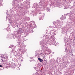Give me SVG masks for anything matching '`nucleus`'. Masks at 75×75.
Here are the masks:
<instances>
[{
    "label": "nucleus",
    "instance_id": "nucleus-5",
    "mask_svg": "<svg viewBox=\"0 0 75 75\" xmlns=\"http://www.w3.org/2000/svg\"><path fill=\"white\" fill-rule=\"evenodd\" d=\"M30 27H32V28H35L36 27V25L35 24V22L34 21L31 22L29 24Z\"/></svg>",
    "mask_w": 75,
    "mask_h": 75
},
{
    "label": "nucleus",
    "instance_id": "nucleus-12",
    "mask_svg": "<svg viewBox=\"0 0 75 75\" xmlns=\"http://www.w3.org/2000/svg\"><path fill=\"white\" fill-rule=\"evenodd\" d=\"M66 29L65 28H63L62 30V33L63 34H64V33H66Z\"/></svg>",
    "mask_w": 75,
    "mask_h": 75
},
{
    "label": "nucleus",
    "instance_id": "nucleus-26",
    "mask_svg": "<svg viewBox=\"0 0 75 75\" xmlns=\"http://www.w3.org/2000/svg\"><path fill=\"white\" fill-rule=\"evenodd\" d=\"M2 65H0V67H1H1H2ZM0 70H1V69H0Z\"/></svg>",
    "mask_w": 75,
    "mask_h": 75
},
{
    "label": "nucleus",
    "instance_id": "nucleus-33",
    "mask_svg": "<svg viewBox=\"0 0 75 75\" xmlns=\"http://www.w3.org/2000/svg\"><path fill=\"white\" fill-rule=\"evenodd\" d=\"M24 3H25V2H24Z\"/></svg>",
    "mask_w": 75,
    "mask_h": 75
},
{
    "label": "nucleus",
    "instance_id": "nucleus-34",
    "mask_svg": "<svg viewBox=\"0 0 75 75\" xmlns=\"http://www.w3.org/2000/svg\"><path fill=\"white\" fill-rule=\"evenodd\" d=\"M32 14L33 16H34V15H33V14Z\"/></svg>",
    "mask_w": 75,
    "mask_h": 75
},
{
    "label": "nucleus",
    "instance_id": "nucleus-32",
    "mask_svg": "<svg viewBox=\"0 0 75 75\" xmlns=\"http://www.w3.org/2000/svg\"><path fill=\"white\" fill-rule=\"evenodd\" d=\"M72 53H71V55H72Z\"/></svg>",
    "mask_w": 75,
    "mask_h": 75
},
{
    "label": "nucleus",
    "instance_id": "nucleus-9",
    "mask_svg": "<svg viewBox=\"0 0 75 75\" xmlns=\"http://www.w3.org/2000/svg\"><path fill=\"white\" fill-rule=\"evenodd\" d=\"M69 20H71L73 19V13H69Z\"/></svg>",
    "mask_w": 75,
    "mask_h": 75
},
{
    "label": "nucleus",
    "instance_id": "nucleus-2",
    "mask_svg": "<svg viewBox=\"0 0 75 75\" xmlns=\"http://www.w3.org/2000/svg\"><path fill=\"white\" fill-rule=\"evenodd\" d=\"M38 4L37 3H35L33 4V8H35V10L36 11L39 13V14H41V11H44V8L40 7V8H38Z\"/></svg>",
    "mask_w": 75,
    "mask_h": 75
},
{
    "label": "nucleus",
    "instance_id": "nucleus-23",
    "mask_svg": "<svg viewBox=\"0 0 75 75\" xmlns=\"http://www.w3.org/2000/svg\"><path fill=\"white\" fill-rule=\"evenodd\" d=\"M47 12H50V8H47Z\"/></svg>",
    "mask_w": 75,
    "mask_h": 75
},
{
    "label": "nucleus",
    "instance_id": "nucleus-29",
    "mask_svg": "<svg viewBox=\"0 0 75 75\" xmlns=\"http://www.w3.org/2000/svg\"><path fill=\"white\" fill-rule=\"evenodd\" d=\"M19 70H20V69L19 68H17Z\"/></svg>",
    "mask_w": 75,
    "mask_h": 75
},
{
    "label": "nucleus",
    "instance_id": "nucleus-6",
    "mask_svg": "<svg viewBox=\"0 0 75 75\" xmlns=\"http://www.w3.org/2000/svg\"><path fill=\"white\" fill-rule=\"evenodd\" d=\"M17 34L16 33H15L14 32V34H11V35H7V38H13V37H14V35H16Z\"/></svg>",
    "mask_w": 75,
    "mask_h": 75
},
{
    "label": "nucleus",
    "instance_id": "nucleus-31",
    "mask_svg": "<svg viewBox=\"0 0 75 75\" xmlns=\"http://www.w3.org/2000/svg\"><path fill=\"white\" fill-rule=\"evenodd\" d=\"M30 59H33V57H32L31 58H30Z\"/></svg>",
    "mask_w": 75,
    "mask_h": 75
},
{
    "label": "nucleus",
    "instance_id": "nucleus-11",
    "mask_svg": "<svg viewBox=\"0 0 75 75\" xmlns=\"http://www.w3.org/2000/svg\"><path fill=\"white\" fill-rule=\"evenodd\" d=\"M66 18V17H65V15H62V17H61L60 19L62 20H64Z\"/></svg>",
    "mask_w": 75,
    "mask_h": 75
},
{
    "label": "nucleus",
    "instance_id": "nucleus-25",
    "mask_svg": "<svg viewBox=\"0 0 75 75\" xmlns=\"http://www.w3.org/2000/svg\"><path fill=\"white\" fill-rule=\"evenodd\" d=\"M3 59H6V57H4L3 58Z\"/></svg>",
    "mask_w": 75,
    "mask_h": 75
},
{
    "label": "nucleus",
    "instance_id": "nucleus-14",
    "mask_svg": "<svg viewBox=\"0 0 75 75\" xmlns=\"http://www.w3.org/2000/svg\"><path fill=\"white\" fill-rule=\"evenodd\" d=\"M51 43H52V44H53V45H54V44H55V41H54V40H52L51 41Z\"/></svg>",
    "mask_w": 75,
    "mask_h": 75
},
{
    "label": "nucleus",
    "instance_id": "nucleus-1",
    "mask_svg": "<svg viewBox=\"0 0 75 75\" xmlns=\"http://www.w3.org/2000/svg\"><path fill=\"white\" fill-rule=\"evenodd\" d=\"M40 45L42 46V50L45 51V52H46L47 54H50L51 53V50L50 49H47V46L46 45L47 44L45 42H41Z\"/></svg>",
    "mask_w": 75,
    "mask_h": 75
},
{
    "label": "nucleus",
    "instance_id": "nucleus-7",
    "mask_svg": "<svg viewBox=\"0 0 75 75\" xmlns=\"http://www.w3.org/2000/svg\"><path fill=\"white\" fill-rule=\"evenodd\" d=\"M16 32L18 34H21L23 33V29L20 28L17 30Z\"/></svg>",
    "mask_w": 75,
    "mask_h": 75
},
{
    "label": "nucleus",
    "instance_id": "nucleus-3",
    "mask_svg": "<svg viewBox=\"0 0 75 75\" xmlns=\"http://www.w3.org/2000/svg\"><path fill=\"white\" fill-rule=\"evenodd\" d=\"M48 0H42V4L41 2H40L39 3V4L40 6L45 7H46V5H45V3H46V2H48Z\"/></svg>",
    "mask_w": 75,
    "mask_h": 75
},
{
    "label": "nucleus",
    "instance_id": "nucleus-27",
    "mask_svg": "<svg viewBox=\"0 0 75 75\" xmlns=\"http://www.w3.org/2000/svg\"><path fill=\"white\" fill-rule=\"evenodd\" d=\"M63 23V22L62 21H61V23H62L61 24H63V23Z\"/></svg>",
    "mask_w": 75,
    "mask_h": 75
},
{
    "label": "nucleus",
    "instance_id": "nucleus-15",
    "mask_svg": "<svg viewBox=\"0 0 75 75\" xmlns=\"http://www.w3.org/2000/svg\"><path fill=\"white\" fill-rule=\"evenodd\" d=\"M7 31H8L9 33H10V32L11 31V30H10V28H7Z\"/></svg>",
    "mask_w": 75,
    "mask_h": 75
},
{
    "label": "nucleus",
    "instance_id": "nucleus-30",
    "mask_svg": "<svg viewBox=\"0 0 75 75\" xmlns=\"http://www.w3.org/2000/svg\"><path fill=\"white\" fill-rule=\"evenodd\" d=\"M59 8H61L62 7V6H60V7H59Z\"/></svg>",
    "mask_w": 75,
    "mask_h": 75
},
{
    "label": "nucleus",
    "instance_id": "nucleus-10",
    "mask_svg": "<svg viewBox=\"0 0 75 75\" xmlns=\"http://www.w3.org/2000/svg\"><path fill=\"white\" fill-rule=\"evenodd\" d=\"M50 33L52 35H55L54 30H52L50 31Z\"/></svg>",
    "mask_w": 75,
    "mask_h": 75
},
{
    "label": "nucleus",
    "instance_id": "nucleus-21",
    "mask_svg": "<svg viewBox=\"0 0 75 75\" xmlns=\"http://www.w3.org/2000/svg\"><path fill=\"white\" fill-rule=\"evenodd\" d=\"M16 3H13V7H15L16 6Z\"/></svg>",
    "mask_w": 75,
    "mask_h": 75
},
{
    "label": "nucleus",
    "instance_id": "nucleus-22",
    "mask_svg": "<svg viewBox=\"0 0 75 75\" xmlns=\"http://www.w3.org/2000/svg\"><path fill=\"white\" fill-rule=\"evenodd\" d=\"M13 46H13V45H11L9 47V48H12V47H13Z\"/></svg>",
    "mask_w": 75,
    "mask_h": 75
},
{
    "label": "nucleus",
    "instance_id": "nucleus-4",
    "mask_svg": "<svg viewBox=\"0 0 75 75\" xmlns=\"http://www.w3.org/2000/svg\"><path fill=\"white\" fill-rule=\"evenodd\" d=\"M60 21H57L55 22H54V23L53 24L56 27H57L58 28V27H59V28H60L61 25V24H60Z\"/></svg>",
    "mask_w": 75,
    "mask_h": 75
},
{
    "label": "nucleus",
    "instance_id": "nucleus-19",
    "mask_svg": "<svg viewBox=\"0 0 75 75\" xmlns=\"http://www.w3.org/2000/svg\"><path fill=\"white\" fill-rule=\"evenodd\" d=\"M3 6V4H2V1H0V6Z\"/></svg>",
    "mask_w": 75,
    "mask_h": 75
},
{
    "label": "nucleus",
    "instance_id": "nucleus-8",
    "mask_svg": "<svg viewBox=\"0 0 75 75\" xmlns=\"http://www.w3.org/2000/svg\"><path fill=\"white\" fill-rule=\"evenodd\" d=\"M43 41H47V40H48V39L50 38V36L48 35H46V36H44L43 37Z\"/></svg>",
    "mask_w": 75,
    "mask_h": 75
},
{
    "label": "nucleus",
    "instance_id": "nucleus-16",
    "mask_svg": "<svg viewBox=\"0 0 75 75\" xmlns=\"http://www.w3.org/2000/svg\"><path fill=\"white\" fill-rule=\"evenodd\" d=\"M10 66H11L13 68H15V65L14 64H10Z\"/></svg>",
    "mask_w": 75,
    "mask_h": 75
},
{
    "label": "nucleus",
    "instance_id": "nucleus-28",
    "mask_svg": "<svg viewBox=\"0 0 75 75\" xmlns=\"http://www.w3.org/2000/svg\"><path fill=\"white\" fill-rule=\"evenodd\" d=\"M70 52L71 53V54H73V53H72V52L71 51Z\"/></svg>",
    "mask_w": 75,
    "mask_h": 75
},
{
    "label": "nucleus",
    "instance_id": "nucleus-13",
    "mask_svg": "<svg viewBox=\"0 0 75 75\" xmlns=\"http://www.w3.org/2000/svg\"><path fill=\"white\" fill-rule=\"evenodd\" d=\"M39 20H42L44 19V17L40 16L39 17Z\"/></svg>",
    "mask_w": 75,
    "mask_h": 75
},
{
    "label": "nucleus",
    "instance_id": "nucleus-24",
    "mask_svg": "<svg viewBox=\"0 0 75 75\" xmlns=\"http://www.w3.org/2000/svg\"><path fill=\"white\" fill-rule=\"evenodd\" d=\"M50 5H51V6H54V4L52 2V3H51Z\"/></svg>",
    "mask_w": 75,
    "mask_h": 75
},
{
    "label": "nucleus",
    "instance_id": "nucleus-20",
    "mask_svg": "<svg viewBox=\"0 0 75 75\" xmlns=\"http://www.w3.org/2000/svg\"><path fill=\"white\" fill-rule=\"evenodd\" d=\"M19 8H21L22 10H23L24 9V8L22 6H19L18 7Z\"/></svg>",
    "mask_w": 75,
    "mask_h": 75
},
{
    "label": "nucleus",
    "instance_id": "nucleus-18",
    "mask_svg": "<svg viewBox=\"0 0 75 75\" xmlns=\"http://www.w3.org/2000/svg\"><path fill=\"white\" fill-rule=\"evenodd\" d=\"M44 16H45V14L44 13H42L40 16L42 17H44Z\"/></svg>",
    "mask_w": 75,
    "mask_h": 75
},
{
    "label": "nucleus",
    "instance_id": "nucleus-17",
    "mask_svg": "<svg viewBox=\"0 0 75 75\" xmlns=\"http://www.w3.org/2000/svg\"><path fill=\"white\" fill-rule=\"evenodd\" d=\"M38 60H39L40 62H42V61H43V60H42V59H41L40 58H38Z\"/></svg>",
    "mask_w": 75,
    "mask_h": 75
}]
</instances>
